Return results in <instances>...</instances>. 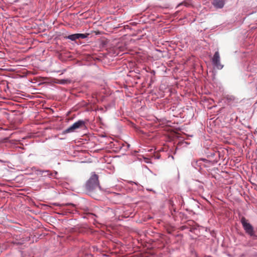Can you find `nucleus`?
Returning a JSON list of instances; mask_svg holds the SVG:
<instances>
[{"label":"nucleus","mask_w":257,"mask_h":257,"mask_svg":"<svg viewBox=\"0 0 257 257\" xmlns=\"http://www.w3.org/2000/svg\"><path fill=\"white\" fill-rule=\"evenodd\" d=\"M100 188L98 176L93 173L86 183V190L89 195L94 197L96 191Z\"/></svg>","instance_id":"1"},{"label":"nucleus","mask_w":257,"mask_h":257,"mask_svg":"<svg viewBox=\"0 0 257 257\" xmlns=\"http://www.w3.org/2000/svg\"><path fill=\"white\" fill-rule=\"evenodd\" d=\"M241 222L246 232L249 234L251 236H255L253 227L251 224L247 222V220L245 218V217H242L241 218Z\"/></svg>","instance_id":"2"},{"label":"nucleus","mask_w":257,"mask_h":257,"mask_svg":"<svg viewBox=\"0 0 257 257\" xmlns=\"http://www.w3.org/2000/svg\"><path fill=\"white\" fill-rule=\"evenodd\" d=\"M85 126V122L82 120H79L74 123L72 125L67 128L65 131V133H70L74 132L76 130L82 128Z\"/></svg>","instance_id":"3"},{"label":"nucleus","mask_w":257,"mask_h":257,"mask_svg":"<svg viewBox=\"0 0 257 257\" xmlns=\"http://www.w3.org/2000/svg\"><path fill=\"white\" fill-rule=\"evenodd\" d=\"M213 65L218 69H221L223 65L220 63V55L218 51H216L212 59Z\"/></svg>","instance_id":"4"},{"label":"nucleus","mask_w":257,"mask_h":257,"mask_svg":"<svg viewBox=\"0 0 257 257\" xmlns=\"http://www.w3.org/2000/svg\"><path fill=\"white\" fill-rule=\"evenodd\" d=\"M225 0H213L212 4L216 8H222L224 5Z\"/></svg>","instance_id":"5"},{"label":"nucleus","mask_w":257,"mask_h":257,"mask_svg":"<svg viewBox=\"0 0 257 257\" xmlns=\"http://www.w3.org/2000/svg\"><path fill=\"white\" fill-rule=\"evenodd\" d=\"M78 35V34H72L66 37V38L71 40V41H75L77 39H79Z\"/></svg>","instance_id":"6"},{"label":"nucleus","mask_w":257,"mask_h":257,"mask_svg":"<svg viewBox=\"0 0 257 257\" xmlns=\"http://www.w3.org/2000/svg\"><path fill=\"white\" fill-rule=\"evenodd\" d=\"M78 37L79 39H85L88 37L89 36V34L85 33V34H78Z\"/></svg>","instance_id":"7"},{"label":"nucleus","mask_w":257,"mask_h":257,"mask_svg":"<svg viewBox=\"0 0 257 257\" xmlns=\"http://www.w3.org/2000/svg\"><path fill=\"white\" fill-rule=\"evenodd\" d=\"M65 205H71L73 207H74L75 206V205L73 204H70V203H68V204H66Z\"/></svg>","instance_id":"8"}]
</instances>
